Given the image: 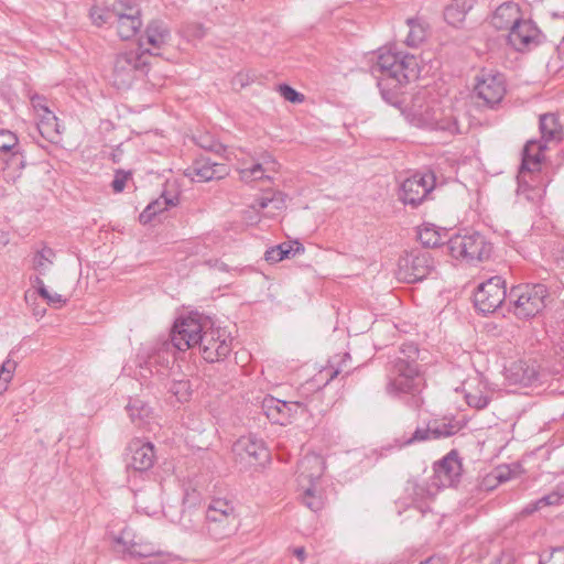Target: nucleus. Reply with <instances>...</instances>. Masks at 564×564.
Returning <instances> with one entry per match:
<instances>
[{"label":"nucleus","instance_id":"nucleus-7","mask_svg":"<svg viewBox=\"0 0 564 564\" xmlns=\"http://www.w3.org/2000/svg\"><path fill=\"white\" fill-rule=\"evenodd\" d=\"M208 327V317L198 313H191L187 316H181L174 323L171 340L155 341L140 349L138 355L153 356L161 346L169 345L170 358L176 360L175 350L185 351L196 348L202 334Z\"/></svg>","mask_w":564,"mask_h":564},{"label":"nucleus","instance_id":"nucleus-20","mask_svg":"<svg viewBox=\"0 0 564 564\" xmlns=\"http://www.w3.org/2000/svg\"><path fill=\"white\" fill-rule=\"evenodd\" d=\"M171 33L167 26L161 21H152L145 29L144 36L139 41V52L147 56L158 55L159 51L169 44Z\"/></svg>","mask_w":564,"mask_h":564},{"label":"nucleus","instance_id":"nucleus-26","mask_svg":"<svg viewBox=\"0 0 564 564\" xmlns=\"http://www.w3.org/2000/svg\"><path fill=\"white\" fill-rule=\"evenodd\" d=\"M521 20L519 6L514 2H505L495 10L491 24L497 30L510 31Z\"/></svg>","mask_w":564,"mask_h":564},{"label":"nucleus","instance_id":"nucleus-13","mask_svg":"<svg viewBox=\"0 0 564 564\" xmlns=\"http://www.w3.org/2000/svg\"><path fill=\"white\" fill-rule=\"evenodd\" d=\"M210 150L223 154L227 160H238L239 176L240 180L246 183L269 177L267 175L268 173L275 172L278 170V163L269 154H264L261 162H253L245 158H240L239 154L242 153L241 150H239V153H237L235 151L228 150L227 147L220 143L212 145Z\"/></svg>","mask_w":564,"mask_h":564},{"label":"nucleus","instance_id":"nucleus-46","mask_svg":"<svg viewBox=\"0 0 564 564\" xmlns=\"http://www.w3.org/2000/svg\"><path fill=\"white\" fill-rule=\"evenodd\" d=\"M539 564H564V546L543 551L540 554Z\"/></svg>","mask_w":564,"mask_h":564},{"label":"nucleus","instance_id":"nucleus-23","mask_svg":"<svg viewBox=\"0 0 564 564\" xmlns=\"http://www.w3.org/2000/svg\"><path fill=\"white\" fill-rule=\"evenodd\" d=\"M540 31L531 22L521 20L508 34L510 45L517 51L530 50L539 44Z\"/></svg>","mask_w":564,"mask_h":564},{"label":"nucleus","instance_id":"nucleus-34","mask_svg":"<svg viewBox=\"0 0 564 564\" xmlns=\"http://www.w3.org/2000/svg\"><path fill=\"white\" fill-rule=\"evenodd\" d=\"M285 206V198L282 193L265 194L252 205V209L257 213L267 210L265 216L272 217L275 212L283 209Z\"/></svg>","mask_w":564,"mask_h":564},{"label":"nucleus","instance_id":"nucleus-60","mask_svg":"<svg viewBox=\"0 0 564 564\" xmlns=\"http://www.w3.org/2000/svg\"><path fill=\"white\" fill-rule=\"evenodd\" d=\"M8 242V234L3 230H0V245H7Z\"/></svg>","mask_w":564,"mask_h":564},{"label":"nucleus","instance_id":"nucleus-50","mask_svg":"<svg viewBox=\"0 0 564 564\" xmlns=\"http://www.w3.org/2000/svg\"><path fill=\"white\" fill-rule=\"evenodd\" d=\"M39 295L43 297L50 306L55 308L62 307L67 301L63 295L52 292L47 288H41Z\"/></svg>","mask_w":564,"mask_h":564},{"label":"nucleus","instance_id":"nucleus-56","mask_svg":"<svg viewBox=\"0 0 564 564\" xmlns=\"http://www.w3.org/2000/svg\"><path fill=\"white\" fill-rule=\"evenodd\" d=\"M32 286L36 290L37 294L41 293V288H46L43 280L39 276L31 278Z\"/></svg>","mask_w":564,"mask_h":564},{"label":"nucleus","instance_id":"nucleus-48","mask_svg":"<svg viewBox=\"0 0 564 564\" xmlns=\"http://www.w3.org/2000/svg\"><path fill=\"white\" fill-rule=\"evenodd\" d=\"M111 14H112V8L111 9H102L99 7H94L90 10V18H91L93 22L99 26L105 23H109L111 25L115 24V21H113L115 18H111L110 17Z\"/></svg>","mask_w":564,"mask_h":564},{"label":"nucleus","instance_id":"nucleus-52","mask_svg":"<svg viewBox=\"0 0 564 564\" xmlns=\"http://www.w3.org/2000/svg\"><path fill=\"white\" fill-rule=\"evenodd\" d=\"M358 454H360L365 457V459H366L365 467L373 466L379 459V454L377 453L376 449H371L369 453H366V451L362 449V451H358Z\"/></svg>","mask_w":564,"mask_h":564},{"label":"nucleus","instance_id":"nucleus-40","mask_svg":"<svg viewBox=\"0 0 564 564\" xmlns=\"http://www.w3.org/2000/svg\"><path fill=\"white\" fill-rule=\"evenodd\" d=\"M430 424H432L434 440L453 436L460 430V426L453 422L431 420Z\"/></svg>","mask_w":564,"mask_h":564},{"label":"nucleus","instance_id":"nucleus-44","mask_svg":"<svg viewBox=\"0 0 564 564\" xmlns=\"http://www.w3.org/2000/svg\"><path fill=\"white\" fill-rule=\"evenodd\" d=\"M562 499H563V495H561L557 491H552L547 495H544L543 497H541L533 503H531L527 508V512H533V511L540 510L546 506H557L561 503Z\"/></svg>","mask_w":564,"mask_h":564},{"label":"nucleus","instance_id":"nucleus-59","mask_svg":"<svg viewBox=\"0 0 564 564\" xmlns=\"http://www.w3.org/2000/svg\"><path fill=\"white\" fill-rule=\"evenodd\" d=\"M415 508H417L419 511L422 512V513H425L427 510H430L429 506L425 502L416 503Z\"/></svg>","mask_w":564,"mask_h":564},{"label":"nucleus","instance_id":"nucleus-58","mask_svg":"<svg viewBox=\"0 0 564 564\" xmlns=\"http://www.w3.org/2000/svg\"><path fill=\"white\" fill-rule=\"evenodd\" d=\"M210 264V267L219 270V271H227L228 270V267L226 263L221 262V261H218V260H215L214 263H212V261L208 262Z\"/></svg>","mask_w":564,"mask_h":564},{"label":"nucleus","instance_id":"nucleus-6","mask_svg":"<svg viewBox=\"0 0 564 564\" xmlns=\"http://www.w3.org/2000/svg\"><path fill=\"white\" fill-rule=\"evenodd\" d=\"M324 470V458L317 454L305 455L297 465V496L313 512L322 510L326 503Z\"/></svg>","mask_w":564,"mask_h":564},{"label":"nucleus","instance_id":"nucleus-49","mask_svg":"<svg viewBox=\"0 0 564 564\" xmlns=\"http://www.w3.org/2000/svg\"><path fill=\"white\" fill-rule=\"evenodd\" d=\"M18 148V137L10 130L0 129V151L11 152Z\"/></svg>","mask_w":564,"mask_h":564},{"label":"nucleus","instance_id":"nucleus-19","mask_svg":"<svg viewBox=\"0 0 564 564\" xmlns=\"http://www.w3.org/2000/svg\"><path fill=\"white\" fill-rule=\"evenodd\" d=\"M261 409L272 423L285 425L299 411H303V405L267 395L262 400Z\"/></svg>","mask_w":564,"mask_h":564},{"label":"nucleus","instance_id":"nucleus-62","mask_svg":"<svg viewBox=\"0 0 564 564\" xmlns=\"http://www.w3.org/2000/svg\"><path fill=\"white\" fill-rule=\"evenodd\" d=\"M509 478H510L509 476H503L502 474H499V475H498V479H499L500 481L508 480Z\"/></svg>","mask_w":564,"mask_h":564},{"label":"nucleus","instance_id":"nucleus-36","mask_svg":"<svg viewBox=\"0 0 564 564\" xmlns=\"http://www.w3.org/2000/svg\"><path fill=\"white\" fill-rule=\"evenodd\" d=\"M429 441H435L433 435L432 424L430 422L425 426H417L415 431L406 436L405 434L395 440V443L400 448L414 445L417 443H424Z\"/></svg>","mask_w":564,"mask_h":564},{"label":"nucleus","instance_id":"nucleus-21","mask_svg":"<svg viewBox=\"0 0 564 564\" xmlns=\"http://www.w3.org/2000/svg\"><path fill=\"white\" fill-rule=\"evenodd\" d=\"M434 484L438 487L454 486L462 473V463L456 451L449 452L445 457L434 464Z\"/></svg>","mask_w":564,"mask_h":564},{"label":"nucleus","instance_id":"nucleus-9","mask_svg":"<svg viewBox=\"0 0 564 564\" xmlns=\"http://www.w3.org/2000/svg\"><path fill=\"white\" fill-rule=\"evenodd\" d=\"M148 56L139 50L120 53L113 64L112 84L118 89H128L141 79L148 70Z\"/></svg>","mask_w":564,"mask_h":564},{"label":"nucleus","instance_id":"nucleus-32","mask_svg":"<svg viewBox=\"0 0 564 564\" xmlns=\"http://www.w3.org/2000/svg\"><path fill=\"white\" fill-rule=\"evenodd\" d=\"M135 508L148 516L158 514L161 511L159 490L139 491L135 495Z\"/></svg>","mask_w":564,"mask_h":564},{"label":"nucleus","instance_id":"nucleus-57","mask_svg":"<svg viewBox=\"0 0 564 564\" xmlns=\"http://www.w3.org/2000/svg\"><path fill=\"white\" fill-rule=\"evenodd\" d=\"M293 554L299 558V561L301 563L304 562L305 555H306V552H305L304 547H295L294 551H293Z\"/></svg>","mask_w":564,"mask_h":564},{"label":"nucleus","instance_id":"nucleus-37","mask_svg":"<svg viewBox=\"0 0 564 564\" xmlns=\"http://www.w3.org/2000/svg\"><path fill=\"white\" fill-rule=\"evenodd\" d=\"M540 130L542 134V141H555L561 138V127L557 118L554 115L546 113L540 118Z\"/></svg>","mask_w":564,"mask_h":564},{"label":"nucleus","instance_id":"nucleus-30","mask_svg":"<svg viewBox=\"0 0 564 564\" xmlns=\"http://www.w3.org/2000/svg\"><path fill=\"white\" fill-rule=\"evenodd\" d=\"M178 204V197L176 195L167 196L162 194L159 198L150 203L147 208L140 214L139 219L143 225L150 224L154 217L169 207L176 206Z\"/></svg>","mask_w":564,"mask_h":564},{"label":"nucleus","instance_id":"nucleus-35","mask_svg":"<svg viewBox=\"0 0 564 564\" xmlns=\"http://www.w3.org/2000/svg\"><path fill=\"white\" fill-rule=\"evenodd\" d=\"M446 236L445 231L442 234L434 225H424L417 229L416 234L422 247H444L447 243L444 239Z\"/></svg>","mask_w":564,"mask_h":564},{"label":"nucleus","instance_id":"nucleus-47","mask_svg":"<svg viewBox=\"0 0 564 564\" xmlns=\"http://www.w3.org/2000/svg\"><path fill=\"white\" fill-rule=\"evenodd\" d=\"M451 257L460 263L476 267V249L469 251V249H448Z\"/></svg>","mask_w":564,"mask_h":564},{"label":"nucleus","instance_id":"nucleus-12","mask_svg":"<svg viewBox=\"0 0 564 564\" xmlns=\"http://www.w3.org/2000/svg\"><path fill=\"white\" fill-rule=\"evenodd\" d=\"M434 269V260L424 249L405 250L398 260L395 275L404 283H415L425 279Z\"/></svg>","mask_w":564,"mask_h":564},{"label":"nucleus","instance_id":"nucleus-53","mask_svg":"<svg viewBox=\"0 0 564 564\" xmlns=\"http://www.w3.org/2000/svg\"><path fill=\"white\" fill-rule=\"evenodd\" d=\"M128 178V174L117 173L115 180L112 181V188L115 192H122L126 186V180Z\"/></svg>","mask_w":564,"mask_h":564},{"label":"nucleus","instance_id":"nucleus-25","mask_svg":"<svg viewBox=\"0 0 564 564\" xmlns=\"http://www.w3.org/2000/svg\"><path fill=\"white\" fill-rule=\"evenodd\" d=\"M227 174V169L223 164L214 163L209 159H198L192 166L185 170V176L193 182H208L216 178H223Z\"/></svg>","mask_w":564,"mask_h":564},{"label":"nucleus","instance_id":"nucleus-14","mask_svg":"<svg viewBox=\"0 0 564 564\" xmlns=\"http://www.w3.org/2000/svg\"><path fill=\"white\" fill-rule=\"evenodd\" d=\"M197 347L207 362H216L229 355L231 340L226 329L215 327L208 318V327H205Z\"/></svg>","mask_w":564,"mask_h":564},{"label":"nucleus","instance_id":"nucleus-41","mask_svg":"<svg viewBox=\"0 0 564 564\" xmlns=\"http://www.w3.org/2000/svg\"><path fill=\"white\" fill-rule=\"evenodd\" d=\"M12 352L9 354L11 356ZM17 361L8 357L0 366V394L8 390V384L11 382L14 371L17 369Z\"/></svg>","mask_w":564,"mask_h":564},{"label":"nucleus","instance_id":"nucleus-22","mask_svg":"<svg viewBox=\"0 0 564 564\" xmlns=\"http://www.w3.org/2000/svg\"><path fill=\"white\" fill-rule=\"evenodd\" d=\"M155 462L152 443L141 438L132 440L128 445V467L137 471L149 470Z\"/></svg>","mask_w":564,"mask_h":564},{"label":"nucleus","instance_id":"nucleus-8","mask_svg":"<svg viewBox=\"0 0 564 564\" xmlns=\"http://www.w3.org/2000/svg\"><path fill=\"white\" fill-rule=\"evenodd\" d=\"M549 295V288L543 283L514 285L509 292L510 301L514 303V314L522 318H531L542 312Z\"/></svg>","mask_w":564,"mask_h":564},{"label":"nucleus","instance_id":"nucleus-63","mask_svg":"<svg viewBox=\"0 0 564 564\" xmlns=\"http://www.w3.org/2000/svg\"><path fill=\"white\" fill-rule=\"evenodd\" d=\"M557 51H558L560 54H562L564 52V42H562L560 44V46L557 47Z\"/></svg>","mask_w":564,"mask_h":564},{"label":"nucleus","instance_id":"nucleus-51","mask_svg":"<svg viewBox=\"0 0 564 564\" xmlns=\"http://www.w3.org/2000/svg\"><path fill=\"white\" fill-rule=\"evenodd\" d=\"M279 91H280L281 96L290 102L299 104L304 100L303 95H301L300 93H297L296 90H294L292 87H290L288 85H281L279 87Z\"/></svg>","mask_w":564,"mask_h":564},{"label":"nucleus","instance_id":"nucleus-45","mask_svg":"<svg viewBox=\"0 0 564 564\" xmlns=\"http://www.w3.org/2000/svg\"><path fill=\"white\" fill-rule=\"evenodd\" d=\"M336 359L337 357H334V359L329 362V366L319 370L318 375L315 377L316 382L325 379V384H327L343 371L341 364L337 362Z\"/></svg>","mask_w":564,"mask_h":564},{"label":"nucleus","instance_id":"nucleus-29","mask_svg":"<svg viewBox=\"0 0 564 564\" xmlns=\"http://www.w3.org/2000/svg\"><path fill=\"white\" fill-rule=\"evenodd\" d=\"M546 142L544 141H536L531 140L528 141L524 149H523V156H522V164L521 169L533 172L535 170H539L541 160H542V152L546 148Z\"/></svg>","mask_w":564,"mask_h":564},{"label":"nucleus","instance_id":"nucleus-15","mask_svg":"<svg viewBox=\"0 0 564 564\" xmlns=\"http://www.w3.org/2000/svg\"><path fill=\"white\" fill-rule=\"evenodd\" d=\"M139 4L140 0H117L112 4V25L122 40L132 39L142 25Z\"/></svg>","mask_w":564,"mask_h":564},{"label":"nucleus","instance_id":"nucleus-39","mask_svg":"<svg viewBox=\"0 0 564 564\" xmlns=\"http://www.w3.org/2000/svg\"><path fill=\"white\" fill-rule=\"evenodd\" d=\"M547 252L542 253L545 264L542 268L550 271L564 273V249H545Z\"/></svg>","mask_w":564,"mask_h":564},{"label":"nucleus","instance_id":"nucleus-5","mask_svg":"<svg viewBox=\"0 0 564 564\" xmlns=\"http://www.w3.org/2000/svg\"><path fill=\"white\" fill-rule=\"evenodd\" d=\"M403 115L417 128L440 130L451 134L460 132L453 109L443 108L436 100L429 99L424 90L413 96L411 102L404 108Z\"/></svg>","mask_w":564,"mask_h":564},{"label":"nucleus","instance_id":"nucleus-43","mask_svg":"<svg viewBox=\"0 0 564 564\" xmlns=\"http://www.w3.org/2000/svg\"><path fill=\"white\" fill-rule=\"evenodd\" d=\"M305 249H267L264 260L269 263H276L283 259L294 258L304 252Z\"/></svg>","mask_w":564,"mask_h":564},{"label":"nucleus","instance_id":"nucleus-10","mask_svg":"<svg viewBox=\"0 0 564 564\" xmlns=\"http://www.w3.org/2000/svg\"><path fill=\"white\" fill-rule=\"evenodd\" d=\"M113 547L123 556L130 557H154L151 564H172L170 554H164L151 542L138 538L130 528H124L118 535L113 536Z\"/></svg>","mask_w":564,"mask_h":564},{"label":"nucleus","instance_id":"nucleus-17","mask_svg":"<svg viewBox=\"0 0 564 564\" xmlns=\"http://www.w3.org/2000/svg\"><path fill=\"white\" fill-rule=\"evenodd\" d=\"M235 460L247 468L262 464L269 459V451L262 440L256 435H246L238 438L231 447Z\"/></svg>","mask_w":564,"mask_h":564},{"label":"nucleus","instance_id":"nucleus-3","mask_svg":"<svg viewBox=\"0 0 564 564\" xmlns=\"http://www.w3.org/2000/svg\"><path fill=\"white\" fill-rule=\"evenodd\" d=\"M419 348L414 344H405L399 354L387 365V393L393 397L411 394L414 406L421 404L419 392L420 365L417 362Z\"/></svg>","mask_w":564,"mask_h":564},{"label":"nucleus","instance_id":"nucleus-18","mask_svg":"<svg viewBox=\"0 0 564 564\" xmlns=\"http://www.w3.org/2000/svg\"><path fill=\"white\" fill-rule=\"evenodd\" d=\"M435 183L434 173H416L402 183L400 198L404 204L417 206L433 191Z\"/></svg>","mask_w":564,"mask_h":564},{"label":"nucleus","instance_id":"nucleus-42","mask_svg":"<svg viewBox=\"0 0 564 564\" xmlns=\"http://www.w3.org/2000/svg\"><path fill=\"white\" fill-rule=\"evenodd\" d=\"M53 249H41L34 254L33 269L40 274H44L53 263Z\"/></svg>","mask_w":564,"mask_h":564},{"label":"nucleus","instance_id":"nucleus-33","mask_svg":"<svg viewBox=\"0 0 564 564\" xmlns=\"http://www.w3.org/2000/svg\"><path fill=\"white\" fill-rule=\"evenodd\" d=\"M33 106L40 117L39 129L43 135L52 137L53 133H59L57 117L44 105L33 101Z\"/></svg>","mask_w":564,"mask_h":564},{"label":"nucleus","instance_id":"nucleus-11","mask_svg":"<svg viewBox=\"0 0 564 564\" xmlns=\"http://www.w3.org/2000/svg\"><path fill=\"white\" fill-rule=\"evenodd\" d=\"M506 93V78L501 73L482 68L476 74L473 94L481 101L482 106L490 109L496 108L505 98Z\"/></svg>","mask_w":564,"mask_h":564},{"label":"nucleus","instance_id":"nucleus-31","mask_svg":"<svg viewBox=\"0 0 564 564\" xmlns=\"http://www.w3.org/2000/svg\"><path fill=\"white\" fill-rule=\"evenodd\" d=\"M476 0H452L444 10L447 23L458 25L465 20L466 14L474 8Z\"/></svg>","mask_w":564,"mask_h":564},{"label":"nucleus","instance_id":"nucleus-16","mask_svg":"<svg viewBox=\"0 0 564 564\" xmlns=\"http://www.w3.org/2000/svg\"><path fill=\"white\" fill-rule=\"evenodd\" d=\"M507 297L506 281L495 275L478 285L474 293V305L482 314H491L501 306Z\"/></svg>","mask_w":564,"mask_h":564},{"label":"nucleus","instance_id":"nucleus-28","mask_svg":"<svg viewBox=\"0 0 564 564\" xmlns=\"http://www.w3.org/2000/svg\"><path fill=\"white\" fill-rule=\"evenodd\" d=\"M475 380L477 381L476 386H473L471 381L464 383L465 400L470 408L482 410L490 403L491 395L480 379L476 378Z\"/></svg>","mask_w":564,"mask_h":564},{"label":"nucleus","instance_id":"nucleus-1","mask_svg":"<svg viewBox=\"0 0 564 564\" xmlns=\"http://www.w3.org/2000/svg\"><path fill=\"white\" fill-rule=\"evenodd\" d=\"M375 57L376 63L372 65L371 72L381 75L378 87L383 99L394 104L397 99L395 89L419 78L421 72L419 58L412 54L392 48H381Z\"/></svg>","mask_w":564,"mask_h":564},{"label":"nucleus","instance_id":"nucleus-54","mask_svg":"<svg viewBox=\"0 0 564 564\" xmlns=\"http://www.w3.org/2000/svg\"><path fill=\"white\" fill-rule=\"evenodd\" d=\"M490 258V249H477L476 251V265Z\"/></svg>","mask_w":564,"mask_h":564},{"label":"nucleus","instance_id":"nucleus-55","mask_svg":"<svg viewBox=\"0 0 564 564\" xmlns=\"http://www.w3.org/2000/svg\"><path fill=\"white\" fill-rule=\"evenodd\" d=\"M445 557L441 555H432L427 557L426 560L422 561L420 564H446Z\"/></svg>","mask_w":564,"mask_h":564},{"label":"nucleus","instance_id":"nucleus-24","mask_svg":"<svg viewBox=\"0 0 564 564\" xmlns=\"http://www.w3.org/2000/svg\"><path fill=\"white\" fill-rule=\"evenodd\" d=\"M538 375L535 364L522 359L505 367V378L509 384L529 387L538 380Z\"/></svg>","mask_w":564,"mask_h":564},{"label":"nucleus","instance_id":"nucleus-64","mask_svg":"<svg viewBox=\"0 0 564 564\" xmlns=\"http://www.w3.org/2000/svg\"><path fill=\"white\" fill-rule=\"evenodd\" d=\"M362 367H364L362 365L355 367V371H357L359 373L361 371Z\"/></svg>","mask_w":564,"mask_h":564},{"label":"nucleus","instance_id":"nucleus-27","mask_svg":"<svg viewBox=\"0 0 564 564\" xmlns=\"http://www.w3.org/2000/svg\"><path fill=\"white\" fill-rule=\"evenodd\" d=\"M126 411L135 426L149 431L152 430L151 424L154 420L153 411L142 399L129 398Z\"/></svg>","mask_w":564,"mask_h":564},{"label":"nucleus","instance_id":"nucleus-4","mask_svg":"<svg viewBox=\"0 0 564 564\" xmlns=\"http://www.w3.org/2000/svg\"><path fill=\"white\" fill-rule=\"evenodd\" d=\"M186 513L182 516V527L187 531H205L215 540H221L232 535L239 527V513L237 503L229 498L214 497L205 510L204 524L200 517L191 523L185 522Z\"/></svg>","mask_w":564,"mask_h":564},{"label":"nucleus","instance_id":"nucleus-38","mask_svg":"<svg viewBox=\"0 0 564 564\" xmlns=\"http://www.w3.org/2000/svg\"><path fill=\"white\" fill-rule=\"evenodd\" d=\"M406 23L409 26V32L405 37V43L408 46L416 47L426 39L427 28L422 21L417 19H409Z\"/></svg>","mask_w":564,"mask_h":564},{"label":"nucleus","instance_id":"nucleus-61","mask_svg":"<svg viewBox=\"0 0 564 564\" xmlns=\"http://www.w3.org/2000/svg\"><path fill=\"white\" fill-rule=\"evenodd\" d=\"M424 491H425V489L421 486H417L415 488V495H423Z\"/></svg>","mask_w":564,"mask_h":564},{"label":"nucleus","instance_id":"nucleus-2","mask_svg":"<svg viewBox=\"0 0 564 564\" xmlns=\"http://www.w3.org/2000/svg\"><path fill=\"white\" fill-rule=\"evenodd\" d=\"M138 371L142 380H151L162 386L176 398L178 402L188 400L192 389L191 383L185 379L181 366L176 360L170 358L169 345L161 346V349L151 356H137Z\"/></svg>","mask_w":564,"mask_h":564}]
</instances>
